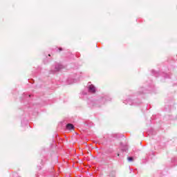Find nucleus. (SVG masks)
<instances>
[{"label":"nucleus","instance_id":"7ed1b4c3","mask_svg":"<svg viewBox=\"0 0 177 177\" xmlns=\"http://www.w3.org/2000/svg\"><path fill=\"white\" fill-rule=\"evenodd\" d=\"M62 68H63V66H62V65H60V64H57L56 66H55V71H60V70H62Z\"/></svg>","mask_w":177,"mask_h":177},{"label":"nucleus","instance_id":"f257e3e1","mask_svg":"<svg viewBox=\"0 0 177 177\" xmlns=\"http://www.w3.org/2000/svg\"><path fill=\"white\" fill-rule=\"evenodd\" d=\"M88 91L89 92H91V93H95V92H96V87H95V86H93V84H91L88 86Z\"/></svg>","mask_w":177,"mask_h":177},{"label":"nucleus","instance_id":"20e7f679","mask_svg":"<svg viewBox=\"0 0 177 177\" xmlns=\"http://www.w3.org/2000/svg\"><path fill=\"white\" fill-rule=\"evenodd\" d=\"M127 160H128V161H129V162H131L133 161V158H132V157H128V158H127Z\"/></svg>","mask_w":177,"mask_h":177},{"label":"nucleus","instance_id":"f03ea898","mask_svg":"<svg viewBox=\"0 0 177 177\" xmlns=\"http://www.w3.org/2000/svg\"><path fill=\"white\" fill-rule=\"evenodd\" d=\"M66 129H68V131H71V129H74V125H73V124H68L66 125Z\"/></svg>","mask_w":177,"mask_h":177},{"label":"nucleus","instance_id":"423d86ee","mask_svg":"<svg viewBox=\"0 0 177 177\" xmlns=\"http://www.w3.org/2000/svg\"><path fill=\"white\" fill-rule=\"evenodd\" d=\"M59 50H62V48H59Z\"/></svg>","mask_w":177,"mask_h":177},{"label":"nucleus","instance_id":"39448f33","mask_svg":"<svg viewBox=\"0 0 177 177\" xmlns=\"http://www.w3.org/2000/svg\"><path fill=\"white\" fill-rule=\"evenodd\" d=\"M118 156H120V153H118Z\"/></svg>","mask_w":177,"mask_h":177}]
</instances>
